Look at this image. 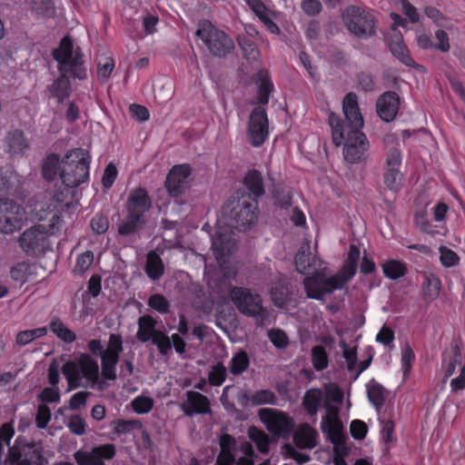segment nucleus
Masks as SVG:
<instances>
[{
	"mask_svg": "<svg viewBox=\"0 0 465 465\" xmlns=\"http://www.w3.org/2000/svg\"><path fill=\"white\" fill-rule=\"evenodd\" d=\"M342 112L344 119L333 112H330L328 116L332 143L335 146L343 144L342 155L346 163L351 164L364 163L369 156L370 142L361 131L364 121L355 93L350 92L344 96Z\"/></svg>",
	"mask_w": 465,
	"mask_h": 465,
	"instance_id": "1",
	"label": "nucleus"
},
{
	"mask_svg": "<svg viewBox=\"0 0 465 465\" xmlns=\"http://www.w3.org/2000/svg\"><path fill=\"white\" fill-rule=\"evenodd\" d=\"M74 188L62 183L61 185L55 186L51 197L35 205L37 219L40 222H48L49 231L53 233H60L64 228L63 213L72 205Z\"/></svg>",
	"mask_w": 465,
	"mask_h": 465,
	"instance_id": "2",
	"label": "nucleus"
},
{
	"mask_svg": "<svg viewBox=\"0 0 465 465\" xmlns=\"http://www.w3.org/2000/svg\"><path fill=\"white\" fill-rule=\"evenodd\" d=\"M69 390L86 387L82 383L84 379L92 389L103 390L105 382L99 377V365L91 354L83 352L73 361H68L62 367Z\"/></svg>",
	"mask_w": 465,
	"mask_h": 465,
	"instance_id": "3",
	"label": "nucleus"
},
{
	"mask_svg": "<svg viewBox=\"0 0 465 465\" xmlns=\"http://www.w3.org/2000/svg\"><path fill=\"white\" fill-rule=\"evenodd\" d=\"M222 213L237 229L245 231L258 220V201L239 190L224 203Z\"/></svg>",
	"mask_w": 465,
	"mask_h": 465,
	"instance_id": "4",
	"label": "nucleus"
},
{
	"mask_svg": "<svg viewBox=\"0 0 465 465\" xmlns=\"http://www.w3.org/2000/svg\"><path fill=\"white\" fill-rule=\"evenodd\" d=\"M152 199L143 187L130 191L126 203V218L118 227V233L128 236L137 232L145 224V214L152 208Z\"/></svg>",
	"mask_w": 465,
	"mask_h": 465,
	"instance_id": "5",
	"label": "nucleus"
},
{
	"mask_svg": "<svg viewBox=\"0 0 465 465\" xmlns=\"http://www.w3.org/2000/svg\"><path fill=\"white\" fill-rule=\"evenodd\" d=\"M91 156L83 148L68 151L63 158L60 178L66 186L77 187L89 180Z\"/></svg>",
	"mask_w": 465,
	"mask_h": 465,
	"instance_id": "6",
	"label": "nucleus"
},
{
	"mask_svg": "<svg viewBox=\"0 0 465 465\" xmlns=\"http://www.w3.org/2000/svg\"><path fill=\"white\" fill-rule=\"evenodd\" d=\"M46 462L43 442L28 440L25 436L15 440L5 458V465H45Z\"/></svg>",
	"mask_w": 465,
	"mask_h": 465,
	"instance_id": "7",
	"label": "nucleus"
},
{
	"mask_svg": "<svg viewBox=\"0 0 465 465\" xmlns=\"http://www.w3.org/2000/svg\"><path fill=\"white\" fill-rule=\"evenodd\" d=\"M195 35L213 56L224 57L234 49L232 39L209 21L201 23Z\"/></svg>",
	"mask_w": 465,
	"mask_h": 465,
	"instance_id": "8",
	"label": "nucleus"
},
{
	"mask_svg": "<svg viewBox=\"0 0 465 465\" xmlns=\"http://www.w3.org/2000/svg\"><path fill=\"white\" fill-rule=\"evenodd\" d=\"M346 283L337 274L326 277L322 272L315 271L303 280V288L309 299L323 302L326 295L346 287Z\"/></svg>",
	"mask_w": 465,
	"mask_h": 465,
	"instance_id": "9",
	"label": "nucleus"
},
{
	"mask_svg": "<svg viewBox=\"0 0 465 465\" xmlns=\"http://www.w3.org/2000/svg\"><path fill=\"white\" fill-rule=\"evenodd\" d=\"M49 231L48 222L32 226L25 230L19 237V245L22 250L29 256H37L45 254L51 250L50 235H57Z\"/></svg>",
	"mask_w": 465,
	"mask_h": 465,
	"instance_id": "10",
	"label": "nucleus"
},
{
	"mask_svg": "<svg viewBox=\"0 0 465 465\" xmlns=\"http://www.w3.org/2000/svg\"><path fill=\"white\" fill-rule=\"evenodd\" d=\"M230 297L241 313L246 316L256 317L258 324H263V320L267 317V311L262 306L259 294L252 293L247 288L232 287L230 292Z\"/></svg>",
	"mask_w": 465,
	"mask_h": 465,
	"instance_id": "11",
	"label": "nucleus"
},
{
	"mask_svg": "<svg viewBox=\"0 0 465 465\" xmlns=\"http://www.w3.org/2000/svg\"><path fill=\"white\" fill-rule=\"evenodd\" d=\"M343 20L348 30L360 38H369L376 34L374 15L356 5H351L343 13Z\"/></svg>",
	"mask_w": 465,
	"mask_h": 465,
	"instance_id": "12",
	"label": "nucleus"
},
{
	"mask_svg": "<svg viewBox=\"0 0 465 465\" xmlns=\"http://www.w3.org/2000/svg\"><path fill=\"white\" fill-rule=\"evenodd\" d=\"M259 417L272 434L283 439L291 435L295 426L291 416L276 409H261Z\"/></svg>",
	"mask_w": 465,
	"mask_h": 465,
	"instance_id": "13",
	"label": "nucleus"
},
{
	"mask_svg": "<svg viewBox=\"0 0 465 465\" xmlns=\"http://www.w3.org/2000/svg\"><path fill=\"white\" fill-rule=\"evenodd\" d=\"M123 339L118 333H111L105 351L101 355V375L103 379L115 381L116 365L123 352Z\"/></svg>",
	"mask_w": 465,
	"mask_h": 465,
	"instance_id": "14",
	"label": "nucleus"
},
{
	"mask_svg": "<svg viewBox=\"0 0 465 465\" xmlns=\"http://www.w3.org/2000/svg\"><path fill=\"white\" fill-rule=\"evenodd\" d=\"M25 219L24 208L14 200L0 199V232L12 233L19 230Z\"/></svg>",
	"mask_w": 465,
	"mask_h": 465,
	"instance_id": "15",
	"label": "nucleus"
},
{
	"mask_svg": "<svg viewBox=\"0 0 465 465\" xmlns=\"http://www.w3.org/2000/svg\"><path fill=\"white\" fill-rule=\"evenodd\" d=\"M248 139L253 147L262 146L269 136V120L267 112L262 106L254 107L250 114Z\"/></svg>",
	"mask_w": 465,
	"mask_h": 465,
	"instance_id": "16",
	"label": "nucleus"
},
{
	"mask_svg": "<svg viewBox=\"0 0 465 465\" xmlns=\"http://www.w3.org/2000/svg\"><path fill=\"white\" fill-rule=\"evenodd\" d=\"M115 454V445L104 443L93 447L89 451L78 450L74 453V459L77 465H105L104 460H112Z\"/></svg>",
	"mask_w": 465,
	"mask_h": 465,
	"instance_id": "17",
	"label": "nucleus"
},
{
	"mask_svg": "<svg viewBox=\"0 0 465 465\" xmlns=\"http://www.w3.org/2000/svg\"><path fill=\"white\" fill-rule=\"evenodd\" d=\"M326 409L327 412L322 417L321 429L334 448L341 447L345 444L346 436L343 433V424L338 416V410L331 406Z\"/></svg>",
	"mask_w": 465,
	"mask_h": 465,
	"instance_id": "18",
	"label": "nucleus"
},
{
	"mask_svg": "<svg viewBox=\"0 0 465 465\" xmlns=\"http://www.w3.org/2000/svg\"><path fill=\"white\" fill-rule=\"evenodd\" d=\"M401 162V152L397 142V146L391 148L386 154V170L383 173V182L390 191L397 192L400 189V181L402 178V173L400 171Z\"/></svg>",
	"mask_w": 465,
	"mask_h": 465,
	"instance_id": "19",
	"label": "nucleus"
},
{
	"mask_svg": "<svg viewBox=\"0 0 465 465\" xmlns=\"http://www.w3.org/2000/svg\"><path fill=\"white\" fill-rule=\"evenodd\" d=\"M192 168L188 163L176 164L169 171L164 186L173 198L181 196L188 186Z\"/></svg>",
	"mask_w": 465,
	"mask_h": 465,
	"instance_id": "20",
	"label": "nucleus"
},
{
	"mask_svg": "<svg viewBox=\"0 0 465 465\" xmlns=\"http://www.w3.org/2000/svg\"><path fill=\"white\" fill-rule=\"evenodd\" d=\"M233 233L231 229L219 227L212 236V248L218 262L231 254L233 251Z\"/></svg>",
	"mask_w": 465,
	"mask_h": 465,
	"instance_id": "21",
	"label": "nucleus"
},
{
	"mask_svg": "<svg viewBox=\"0 0 465 465\" xmlns=\"http://www.w3.org/2000/svg\"><path fill=\"white\" fill-rule=\"evenodd\" d=\"M400 97L393 91L382 94L377 100L376 109L381 119L386 123L393 121L399 112Z\"/></svg>",
	"mask_w": 465,
	"mask_h": 465,
	"instance_id": "22",
	"label": "nucleus"
},
{
	"mask_svg": "<svg viewBox=\"0 0 465 465\" xmlns=\"http://www.w3.org/2000/svg\"><path fill=\"white\" fill-rule=\"evenodd\" d=\"M182 410L186 416L194 414H210L212 412L209 398L201 392L188 391L186 401L182 404Z\"/></svg>",
	"mask_w": 465,
	"mask_h": 465,
	"instance_id": "23",
	"label": "nucleus"
},
{
	"mask_svg": "<svg viewBox=\"0 0 465 465\" xmlns=\"http://www.w3.org/2000/svg\"><path fill=\"white\" fill-rule=\"evenodd\" d=\"M462 355L460 345L456 342L446 348L441 354V370L444 380L451 377L458 367H462Z\"/></svg>",
	"mask_w": 465,
	"mask_h": 465,
	"instance_id": "24",
	"label": "nucleus"
},
{
	"mask_svg": "<svg viewBox=\"0 0 465 465\" xmlns=\"http://www.w3.org/2000/svg\"><path fill=\"white\" fill-rule=\"evenodd\" d=\"M220 452L216 465H233L235 463L236 440L233 436L223 433L219 438Z\"/></svg>",
	"mask_w": 465,
	"mask_h": 465,
	"instance_id": "25",
	"label": "nucleus"
},
{
	"mask_svg": "<svg viewBox=\"0 0 465 465\" xmlns=\"http://www.w3.org/2000/svg\"><path fill=\"white\" fill-rule=\"evenodd\" d=\"M243 186L247 190L245 195L258 201L265 193L263 177L260 171L249 170L243 177Z\"/></svg>",
	"mask_w": 465,
	"mask_h": 465,
	"instance_id": "26",
	"label": "nucleus"
},
{
	"mask_svg": "<svg viewBox=\"0 0 465 465\" xmlns=\"http://www.w3.org/2000/svg\"><path fill=\"white\" fill-rule=\"evenodd\" d=\"M360 257V248L355 244H351L343 265L336 272L346 284L355 276Z\"/></svg>",
	"mask_w": 465,
	"mask_h": 465,
	"instance_id": "27",
	"label": "nucleus"
},
{
	"mask_svg": "<svg viewBox=\"0 0 465 465\" xmlns=\"http://www.w3.org/2000/svg\"><path fill=\"white\" fill-rule=\"evenodd\" d=\"M5 146L8 153L12 155L25 154L29 148V141L25 137L23 131L15 129L7 133L5 137Z\"/></svg>",
	"mask_w": 465,
	"mask_h": 465,
	"instance_id": "28",
	"label": "nucleus"
},
{
	"mask_svg": "<svg viewBox=\"0 0 465 465\" xmlns=\"http://www.w3.org/2000/svg\"><path fill=\"white\" fill-rule=\"evenodd\" d=\"M317 432L308 423L302 424L293 434V441L300 449H313L316 446Z\"/></svg>",
	"mask_w": 465,
	"mask_h": 465,
	"instance_id": "29",
	"label": "nucleus"
},
{
	"mask_svg": "<svg viewBox=\"0 0 465 465\" xmlns=\"http://www.w3.org/2000/svg\"><path fill=\"white\" fill-rule=\"evenodd\" d=\"M389 47L393 56L403 64L414 68L420 66L410 54V51L403 43L401 35L395 37V39L390 43Z\"/></svg>",
	"mask_w": 465,
	"mask_h": 465,
	"instance_id": "30",
	"label": "nucleus"
},
{
	"mask_svg": "<svg viewBox=\"0 0 465 465\" xmlns=\"http://www.w3.org/2000/svg\"><path fill=\"white\" fill-rule=\"evenodd\" d=\"M48 91L53 97L57 99L58 103H64L71 94V82L69 77L62 73L52 84L48 86Z\"/></svg>",
	"mask_w": 465,
	"mask_h": 465,
	"instance_id": "31",
	"label": "nucleus"
},
{
	"mask_svg": "<svg viewBox=\"0 0 465 465\" xmlns=\"http://www.w3.org/2000/svg\"><path fill=\"white\" fill-rule=\"evenodd\" d=\"M258 91L256 101H252V104L266 105L269 103L270 94L273 91V84L271 81L267 72L261 71L258 73Z\"/></svg>",
	"mask_w": 465,
	"mask_h": 465,
	"instance_id": "32",
	"label": "nucleus"
},
{
	"mask_svg": "<svg viewBox=\"0 0 465 465\" xmlns=\"http://www.w3.org/2000/svg\"><path fill=\"white\" fill-rule=\"evenodd\" d=\"M73 50L74 46L72 40L67 36H64L61 40L59 47L54 50L53 56L59 64L58 69L60 72H63L64 67L74 59Z\"/></svg>",
	"mask_w": 465,
	"mask_h": 465,
	"instance_id": "33",
	"label": "nucleus"
},
{
	"mask_svg": "<svg viewBox=\"0 0 465 465\" xmlns=\"http://www.w3.org/2000/svg\"><path fill=\"white\" fill-rule=\"evenodd\" d=\"M156 320L153 316L147 314L139 318L138 320V331L136 338L141 342H147L153 340L155 333L159 331L155 329Z\"/></svg>",
	"mask_w": 465,
	"mask_h": 465,
	"instance_id": "34",
	"label": "nucleus"
},
{
	"mask_svg": "<svg viewBox=\"0 0 465 465\" xmlns=\"http://www.w3.org/2000/svg\"><path fill=\"white\" fill-rule=\"evenodd\" d=\"M323 393L321 389L312 388L305 391L302 407L310 416H316L322 401Z\"/></svg>",
	"mask_w": 465,
	"mask_h": 465,
	"instance_id": "35",
	"label": "nucleus"
},
{
	"mask_svg": "<svg viewBox=\"0 0 465 465\" xmlns=\"http://www.w3.org/2000/svg\"><path fill=\"white\" fill-rule=\"evenodd\" d=\"M384 276L391 281L399 280L405 276L408 268L406 262L401 260L390 259L381 264Z\"/></svg>",
	"mask_w": 465,
	"mask_h": 465,
	"instance_id": "36",
	"label": "nucleus"
},
{
	"mask_svg": "<svg viewBox=\"0 0 465 465\" xmlns=\"http://www.w3.org/2000/svg\"><path fill=\"white\" fill-rule=\"evenodd\" d=\"M63 159L56 153H51L46 156L42 166L43 177L47 181H54L61 173Z\"/></svg>",
	"mask_w": 465,
	"mask_h": 465,
	"instance_id": "37",
	"label": "nucleus"
},
{
	"mask_svg": "<svg viewBox=\"0 0 465 465\" xmlns=\"http://www.w3.org/2000/svg\"><path fill=\"white\" fill-rule=\"evenodd\" d=\"M37 265L29 262H20L15 264L10 270V276L14 281L25 282L32 280L35 274Z\"/></svg>",
	"mask_w": 465,
	"mask_h": 465,
	"instance_id": "38",
	"label": "nucleus"
},
{
	"mask_svg": "<svg viewBox=\"0 0 465 465\" xmlns=\"http://www.w3.org/2000/svg\"><path fill=\"white\" fill-rule=\"evenodd\" d=\"M367 396L369 401L373 405L377 412L380 413L387 398L382 385L372 381V382L367 386Z\"/></svg>",
	"mask_w": 465,
	"mask_h": 465,
	"instance_id": "39",
	"label": "nucleus"
},
{
	"mask_svg": "<svg viewBox=\"0 0 465 465\" xmlns=\"http://www.w3.org/2000/svg\"><path fill=\"white\" fill-rule=\"evenodd\" d=\"M164 272V265L159 254L151 251L147 255L145 272L153 280H159Z\"/></svg>",
	"mask_w": 465,
	"mask_h": 465,
	"instance_id": "40",
	"label": "nucleus"
},
{
	"mask_svg": "<svg viewBox=\"0 0 465 465\" xmlns=\"http://www.w3.org/2000/svg\"><path fill=\"white\" fill-rule=\"evenodd\" d=\"M441 282L440 278L433 273L424 275L422 282V292L425 300L434 301L440 293Z\"/></svg>",
	"mask_w": 465,
	"mask_h": 465,
	"instance_id": "41",
	"label": "nucleus"
},
{
	"mask_svg": "<svg viewBox=\"0 0 465 465\" xmlns=\"http://www.w3.org/2000/svg\"><path fill=\"white\" fill-rule=\"evenodd\" d=\"M30 11L40 17L50 18L55 15V7L52 0H28Z\"/></svg>",
	"mask_w": 465,
	"mask_h": 465,
	"instance_id": "42",
	"label": "nucleus"
},
{
	"mask_svg": "<svg viewBox=\"0 0 465 465\" xmlns=\"http://www.w3.org/2000/svg\"><path fill=\"white\" fill-rule=\"evenodd\" d=\"M248 437L253 443H255L260 452L268 453L270 440L268 435L262 430L255 426H251L248 430Z\"/></svg>",
	"mask_w": 465,
	"mask_h": 465,
	"instance_id": "43",
	"label": "nucleus"
},
{
	"mask_svg": "<svg viewBox=\"0 0 465 465\" xmlns=\"http://www.w3.org/2000/svg\"><path fill=\"white\" fill-rule=\"evenodd\" d=\"M50 330L57 336V338L66 343H72L76 339L75 333L68 329L58 318L51 320Z\"/></svg>",
	"mask_w": 465,
	"mask_h": 465,
	"instance_id": "44",
	"label": "nucleus"
},
{
	"mask_svg": "<svg viewBox=\"0 0 465 465\" xmlns=\"http://www.w3.org/2000/svg\"><path fill=\"white\" fill-rule=\"evenodd\" d=\"M250 366V358L245 351H239L230 361V371L233 375H240Z\"/></svg>",
	"mask_w": 465,
	"mask_h": 465,
	"instance_id": "45",
	"label": "nucleus"
},
{
	"mask_svg": "<svg viewBox=\"0 0 465 465\" xmlns=\"http://www.w3.org/2000/svg\"><path fill=\"white\" fill-rule=\"evenodd\" d=\"M277 396L269 389L259 390L251 396V403L252 406H260L264 404L276 405Z\"/></svg>",
	"mask_w": 465,
	"mask_h": 465,
	"instance_id": "46",
	"label": "nucleus"
},
{
	"mask_svg": "<svg viewBox=\"0 0 465 465\" xmlns=\"http://www.w3.org/2000/svg\"><path fill=\"white\" fill-rule=\"evenodd\" d=\"M312 362L314 369L318 371H323L328 367V354L325 348L322 345H315L314 347H312Z\"/></svg>",
	"mask_w": 465,
	"mask_h": 465,
	"instance_id": "47",
	"label": "nucleus"
},
{
	"mask_svg": "<svg viewBox=\"0 0 465 465\" xmlns=\"http://www.w3.org/2000/svg\"><path fill=\"white\" fill-rule=\"evenodd\" d=\"M378 420L381 424V439L387 448L390 449V445L396 440L394 437V421L391 419H386L384 415L380 416Z\"/></svg>",
	"mask_w": 465,
	"mask_h": 465,
	"instance_id": "48",
	"label": "nucleus"
},
{
	"mask_svg": "<svg viewBox=\"0 0 465 465\" xmlns=\"http://www.w3.org/2000/svg\"><path fill=\"white\" fill-rule=\"evenodd\" d=\"M47 334V328L46 327H40L35 328L32 330H26L18 332L16 336V342L19 345H26L32 341L44 337Z\"/></svg>",
	"mask_w": 465,
	"mask_h": 465,
	"instance_id": "49",
	"label": "nucleus"
},
{
	"mask_svg": "<svg viewBox=\"0 0 465 465\" xmlns=\"http://www.w3.org/2000/svg\"><path fill=\"white\" fill-rule=\"evenodd\" d=\"M227 370L222 362L213 365L209 371L208 381L211 386L219 387L226 380Z\"/></svg>",
	"mask_w": 465,
	"mask_h": 465,
	"instance_id": "50",
	"label": "nucleus"
},
{
	"mask_svg": "<svg viewBox=\"0 0 465 465\" xmlns=\"http://www.w3.org/2000/svg\"><path fill=\"white\" fill-rule=\"evenodd\" d=\"M275 205L282 209L289 208L292 203V193L290 188L279 187L273 193Z\"/></svg>",
	"mask_w": 465,
	"mask_h": 465,
	"instance_id": "51",
	"label": "nucleus"
},
{
	"mask_svg": "<svg viewBox=\"0 0 465 465\" xmlns=\"http://www.w3.org/2000/svg\"><path fill=\"white\" fill-rule=\"evenodd\" d=\"M64 70L70 73L75 79L84 80L87 77L86 68L77 54L74 55V59L72 62L64 67Z\"/></svg>",
	"mask_w": 465,
	"mask_h": 465,
	"instance_id": "52",
	"label": "nucleus"
},
{
	"mask_svg": "<svg viewBox=\"0 0 465 465\" xmlns=\"http://www.w3.org/2000/svg\"><path fill=\"white\" fill-rule=\"evenodd\" d=\"M415 353L412 350V348L410 345H406V347L401 351V367L402 371L403 378H407L411 370L413 363L415 361Z\"/></svg>",
	"mask_w": 465,
	"mask_h": 465,
	"instance_id": "53",
	"label": "nucleus"
},
{
	"mask_svg": "<svg viewBox=\"0 0 465 465\" xmlns=\"http://www.w3.org/2000/svg\"><path fill=\"white\" fill-rule=\"evenodd\" d=\"M94 262V253L91 251H85L76 258L74 272L78 275L84 274Z\"/></svg>",
	"mask_w": 465,
	"mask_h": 465,
	"instance_id": "54",
	"label": "nucleus"
},
{
	"mask_svg": "<svg viewBox=\"0 0 465 465\" xmlns=\"http://www.w3.org/2000/svg\"><path fill=\"white\" fill-rule=\"evenodd\" d=\"M148 305L162 314H166L170 311L169 301L160 293L152 294L148 299Z\"/></svg>",
	"mask_w": 465,
	"mask_h": 465,
	"instance_id": "55",
	"label": "nucleus"
},
{
	"mask_svg": "<svg viewBox=\"0 0 465 465\" xmlns=\"http://www.w3.org/2000/svg\"><path fill=\"white\" fill-rule=\"evenodd\" d=\"M153 343L156 345L159 352L162 355H167L172 350L171 337L166 335L163 331H157L152 340Z\"/></svg>",
	"mask_w": 465,
	"mask_h": 465,
	"instance_id": "56",
	"label": "nucleus"
},
{
	"mask_svg": "<svg viewBox=\"0 0 465 465\" xmlns=\"http://www.w3.org/2000/svg\"><path fill=\"white\" fill-rule=\"evenodd\" d=\"M268 338L277 349H285L289 344L287 334L281 329H271L268 331Z\"/></svg>",
	"mask_w": 465,
	"mask_h": 465,
	"instance_id": "57",
	"label": "nucleus"
},
{
	"mask_svg": "<svg viewBox=\"0 0 465 465\" xmlns=\"http://www.w3.org/2000/svg\"><path fill=\"white\" fill-rule=\"evenodd\" d=\"M108 217L102 213H96L90 221V226L92 231L95 234H104L109 229Z\"/></svg>",
	"mask_w": 465,
	"mask_h": 465,
	"instance_id": "58",
	"label": "nucleus"
},
{
	"mask_svg": "<svg viewBox=\"0 0 465 465\" xmlns=\"http://www.w3.org/2000/svg\"><path fill=\"white\" fill-rule=\"evenodd\" d=\"M132 407L137 414H145L153 409V401L150 397L138 396L133 400Z\"/></svg>",
	"mask_w": 465,
	"mask_h": 465,
	"instance_id": "59",
	"label": "nucleus"
},
{
	"mask_svg": "<svg viewBox=\"0 0 465 465\" xmlns=\"http://www.w3.org/2000/svg\"><path fill=\"white\" fill-rule=\"evenodd\" d=\"M67 427L73 434L77 436H82L86 432V422L78 414L70 417Z\"/></svg>",
	"mask_w": 465,
	"mask_h": 465,
	"instance_id": "60",
	"label": "nucleus"
},
{
	"mask_svg": "<svg viewBox=\"0 0 465 465\" xmlns=\"http://www.w3.org/2000/svg\"><path fill=\"white\" fill-rule=\"evenodd\" d=\"M52 413L50 408L45 404H40L35 415V424L38 429H45L51 420Z\"/></svg>",
	"mask_w": 465,
	"mask_h": 465,
	"instance_id": "61",
	"label": "nucleus"
},
{
	"mask_svg": "<svg viewBox=\"0 0 465 465\" xmlns=\"http://www.w3.org/2000/svg\"><path fill=\"white\" fill-rule=\"evenodd\" d=\"M295 264L299 272L305 273L306 271L314 265V262L312 261L309 252L299 251L295 255Z\"/></svg>",
	"mask_w": 465,
	"mask_h": 465,
	"instance_id": "62",
	"label": "nucleus"
},
{
	"mask_svg": "<svg viewBox=\"0 0 465 465\" xmlns=\"http://www.w3.org/2000/svg\"><path fill=\"white\" fill-rule=\"evenodd\" d=\"M114 432L120 435L130 432L140 426L139 421L132 420H116L114 421Z\"/></svg>",
	"mask_w": 465,
	"mask_h": 465,
	"instance_id": "63",
	"label": "nucleus"
},
{
	"mask_svg": "<svg viewBox=\"0 0 465 465\" xmlns=\"http://www.w3.org/2000/svg\"><path fill=\"white\" fill-rule=\"evenodd\" d=\"M350 430L353 439L361 440L366 437L368 427L364 421L353 420L351 422Z\"/></svg>",
	"mask_w": 465,
	"mask_h": 465,
	"instance_id": "64",
	"label": "nucleus"
}]
</instances>
